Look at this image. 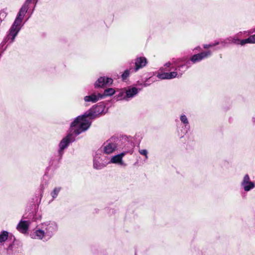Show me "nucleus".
I'll list each match as a JSON object with an SVG mask.
<instances>
[{"mask_svg": "<svg viewBox=\"0 0 255 255\" xmlns=\"http://www.w3.org/2000/svg\"><path fill=\"white\" fill-rule=\"evenodd\" d=\"M250 43H255V34L249 37Z\"/></svg>", "mask_w": 255, "mask_h": 255, "instance_id": "obj_22", "label": "nucleus"}, {"mask_svg": "<svg viewBox=\"0 0 255 255\" xmlns=\"http://www.w3.org/2000/svg\"><path fill=\"white\" fill-rule=\"evenodd\" d=\"M127 152H128V151H124L120 154H118V155H119L122 159H123V157L126 155Z\"/></svg>", "mask_w": 255, "mask_h": 255, "instance_id": "obj_25", "label": "nucleus"}, {"mask_svg": "<svg viewBox=\"0 0 255 255\" xmlns=\"http://www.w3.org/2000/svg\"><path fill=\"white\" fill-rule=\"evenodd\" d=\"M133 70V68L132 67H131L129 69H126L121 76L122 80L123 81L126 80L127 78L129 77L130 73L134 72V70Z\"/></svg>", "mask_w": 255, "mask_h": 255, "instance_id": "obj_16", "label": "nucleus"}, {"mask_svg": "<svg viewBox=\"0 0 255 255\" xmlns=\"http://www.w3.org/2000/svg\"><path fill=\"white\" fill-rule=\"evenodd\" d=\"M102 99H103V95L101 94L98 93V94H96L94 93L91 95L85 96L84 100L85 102H91L92 103H95Z\"/></svg>", "mask_w": 255, "mask_h": 255, "instance_id": "obj_11", "label": "nucleus"}, {"mask_svg": "<svg viewBox=\"0 0 255 255\" xmlns=\"http://www.w3.org/2000/svg\"><path fill=\"white\" fill-rule=\"evenodd\" d=\"M138 152L140 155L144 156L146 160L148 159V151L146 149H139Z\"/></svg>", "mask_w": 255, "mask_h": 255, "instance_id": "obj_20", "label": "nucleus"}, {"mask_svg": "<svg viewBox=\"0 0 255 255\" xmlns=\"http://www.w3.org/2000/svg\"><path fill=\"white\" fill-rule=\"evenodd\" d=\"M212 55V52L208 50L206 52H201L197 54H194L191 58V61L195 63L196 62L201 61L202 59L206 58Z\"/></svg>", "mask_w": 255, "mask_h": 255, "instance_id": "obj_8", "label": "nucleus"}, {"mask_svg": "<svg viewBox=\"0 0 255 255\" xmlns=\"http://www.w3.org/2000/svg\"><path fill=\"white\" fill-rule=\"evenodd\" d=\"M28 8L29 6L23 4L19 9L17 16L9 30V33L5 39L6 42H8L9 43H11L14 41L15 37L21 28L22 19Z\"/></svg>", "mask_w": 255, "mask_h": 255, "instance_id": "obj_3", "label": "nucleus"}, {"mask_svg": "<svg viewBox=\"0 0 255 255\" xmlns=\"http://www.w3.org/2000/svg\"><path fill=\"white\" fill-rule=\"evenodd\" d=\"M255 33V29L254 30H250L249 31H248V33L249 34H251V33Z\"/></svg>", "mask_w": 255, "mask_h": 255, "instance_id": "obj_29", "label": "nucleus"}, {"mask_svg": "<svg viewBox=\"0 0 255 255\" xmlns=\"http://www.w3.org/2000/svg\"><path fill=\"white\" fill-rule=\"evenodd\" d=\"M32 0H26V1L24 2V4L26 5L27 6H29V4L31 3Z\"/></svg>", "mask_w": 255, "mask_h": 255, "instance_id": "obj_26", "label": "nucleus"}, {"mask_svg": "<svg viewBox=\"0 0 255 255\" xmlns=\"http://www.w3.org/2000/svg\"><path fill=\"white\" fill-rule=\"evenodd\" d=\"M147 63V59L144 57H137L135 59V67L133 68L134 72L145 67Z\"/></svg>", "mask_w": 255, "mask_h": 255, "instance_id": "obj_10", "label": "nucleus"}, {"mask_svg": "<svg viewBox=\"0 0 255 255\" xmlns=\"http://www.w3.org/2000/svg\"><path fill=\"white\" fill-rule=\"evenodd\" d=\"M106 166L103 162L102 153L100 151H97L93 158V167L96 169H101Z\"/></svg>", "mask_w": 255, "mask_h": 255, "instance_id": "obj_6", "label": "nucleus"}, {"mask_svg": "<svg viewBox=\"0 0 255 255\" xmlns=\"http://www.w3.org/2000/svg\"><path fill=\"white\" fill-rule=\"evenodd\" d=\"M240 186L245 192H249L255 188V182L251 181L250 176L246 174L240 182Z\"/></svg>", "mask_w": 255, "mask_h": 255, "instance_id": "obj_5", "label": "nucleus"}, {"mask_svg": "<svg viewBox=\"0 0 255 255\" xmlns=\"http://www.w3.org/2000/svg\"><path fill=\"white\" fill-rule=\"evenodd\" d=\"M160 70H161V71H163V68H160Z\"/></svg>", "mask_w": 255, "mask_h": 255, "instance_id": "obj_31", "label": "nucleus"}, {"mask_svg": "<svg viewBox=\"0 0 255 255\" xmlns=\"http://www.w3.org/2000/svg\"><path fill=\"white\" fill-rule=\"evenodd\" d=\"M180 120L184 126L183 133L184 134H186L187 133V131L189 128V123L187 117L185 115L182 114L180 116Z\"/></svg>", "mask_w": 255, "mask_h": 255, "instance_id": "obj_13", "label": "nucleus"}, {"mask_svg": "<svg viewBox=\"0 0 255 255\" xmlns=\"http://www.w3.org/2000/svg\"><path fill=\"white\" fill-rule=\"evenodd\" d=\"M182 75V73H178L176 71H173L170 73H158L157 77L162 80L171 79L175 77H180Z\"/></svg>", "mask_w": 255, "mask_h": 255, "instance_id": "obj_9", "label": "nucleus"}, {"mask_svg": "<svg viewBox=\"0 0 255 255\" xmlns=\"http://www.w3.org/2000/svg\"><path fill=\"white\" fill-rule=\"evenodd\" d=\"M228 40L229 41H231V42L234 43H237V42L240 41V40L238 38H237L235 37H234L233 38L230 37L228 39Z\"/></svg>", "mask_w": 255, "mask_h": 255, "instance_id": "obj_21", "label": "nucleus"}, {"mask_svg": "<svg viewBox=\"0 0 255 255\" xmlns=\"http://www.w3.org/2000/svg\"><path fill=\"white\" fill-rule=\"evenodd\" d=\"M139 92V90L136 87H128L126 92L127 99L132 98Z\"/></svg>", "mask_w": 255, "mask_h": 255, "instance_id": "obj_14", "label": "nucleus"}, {"mask_svg": "<svg viewBox=\"0 0 255 255\" xmlns=\"http://www.w3.org/2000/svg\"><path fill=\"white\" fill-rule=\"evenodd\" d=\"M121 142V140L118 138L112 137L106 141L98 151H100L101 153L111 154L119 147Z\"/></svg>", "mask_w": 255, "mask_h": 255, "instance_id": "obj_4", "label": "nucleus"}, {"mask_svg": "<svg viewBox=\"0 0 255 255\" xmlns=\"http://www.w3.org/2000/svg\"><path fill=\"white\" fill-rule=\"evenodd\" d=\"M30 222L28 221L21 220L16 226V229L22 234L26 233L29 226Z\"/></svg>", "mask_w": 255, "mask_h": 255, "instance_id": "obj_12", "label": "nucleus"}, {"mask_svg": "<svg viewBox=\"0 0 255 255\" xmlns=\"http://www.w3.org/2000/svg\"><path fill=\"white\" fill-rule=\"evenodd\" d=\"M239 41H240V44L241 45H244L245 44H246L247 43H250L249 37L247 39L240 40Z\"/></svg>", "mask_w": 255, "mask_h": 255, "instance_id": "obj_23", "label": "nucleus"}, {"mask_svg": "<svg viewBox=\"0 0 255 255\" xmlns=\"http://www.w3.org/2000/svg\"><path fill=\"white\" fill-rule=\"evenodd\" d=\"M99 114V112H97L95 109H91L83 115L79 116L75 119L71 124L70 132L64 137L59 143L58 154L60 158L62 157L64 150L70 143L75 141V137L73 134L78 135L87 130L91 125L92 120Z\"/></svg>", "mask_w": 255, "mask_h": 255, "instance_id": "obj_1", "label": "nucleus"}, {"mask_svg": "<svg viewBox=\"0 0 255 255\" xmlns=\"http://www.w3.org/2000/svg\"><path fill=\"white\" fill-rule=\"evenodd\" d=\"M171 65L170 62H168L164 64V66L166 67H169Z\"/></svg>", "mask_w": 255, "mask_h": 255, "instance_id": "obj_28", "label": "nucleus"}, {"mask_svg": "<svg viewBox=\"0 0 255 255\" xmlns=\"http://www.w3.org/2000/svg\"><path fill=\"white\" fill-rule=\"evenodd\" d=\"M132 144H131V146H130V147L129 148H132Z\"/></svg>", "mask_w": 255, "mask_h": 255, "instance_id": "obj_32", "label": "nucleus"}, {"mask_svg": "<svg viewBox=\"0 0 255 255\" xmlns=\"http://www.w3.org/2000/svg\"><path fill=\"white\" fill-rule=\"evenodd\" d=\"M219 44V42H216L215 43H213V46H215L218 45Z\"/></svg>", "mask_w": 255, "mask_h": 255, "instance_id": "obj_30", "label": "nucleus"}, {"mask_svg": "<svg viewBox=\"0 0 255 255\" xmlns=\"http://www.w3.org/2000/svg\"><path fill=\"white\" fill-rule=\"evenodd\" d=\"M222 43H226V41H224L222 42Z\"/></svg>", "mask_w": 255, "mask_h": 255, "instance_id": "obj_33", "label": "nucleus"}, {"mask_svg": "<svg viewBox=\"0 0 255 255\" xmlns=\"http://www.w3.org/2000/svg\"><path fill=\"white\" fill-rule=\"evenodd\" d=\"M115 93V91L114 89L108 88L105 90L104 94H102L103 95V98L106 96H112L114 95Z\"/></svg>", "mask_w": 255, "mask_h": 255, "instance_id": "obj_19", "label": "nucleus"}, {"mask_svg": "<svg viewBox=\"0 0 255 255\" xmlns=\"http://www.w3.org/2000/svg\"><path fill=\"white\" fill-rule=\"evenodd\" d=\"M61 190V187H56L54 188V189L51 191L50 193L51 196L52 197V200L57 198Z\"/></svg>", "mask_w": 255, "mask_h": 255, "instance_id": "obj_17", "label": "nucleus"}, {"mask_svg": "<svg viewBox=\"0 0 255 255\" xmlns=\"http://www.w3.org/2000/svg\"><path fill=\"white\" fill-rule=\"evenodd\" d=\"M109 163L118 164L122 166L126 165L123 159H122L118 154L113 156Z\"/></svg>", "mask_w": 255, "mask_h": 255, "instance_id": "obj_15", "label": "nucleus"}, {"mask_svg": "<svg viewBox=\"0 0 255 255\" xmlns=\"http://www.w3.org/2000/svg\"><path fill=\"white\" fill-rule=\"evenodd\" d=\"M184 66H185V65H180V66H178V67H177V68L175 69V70H180V68H183V67H184Z\"/></svg>", "mask_w": 255, "mask_h": 255, "instance_id": "obj_27", "label": "nucleus"}, {"mask_svg": "<svg viewBox=\"0 0 255 255\" xmlns=\"http://www.w3.org/2000/svg\"><path fill=\"white\" fill-rule=\"evenodd\" d=\"M8 233L6 231H3L0 233V243L4 242L8 238Z\"/></svg>", "mask_w": 255, "mask_h": 255, "instance_id": "obj_18", "label": "nucleus"}, {"mask_svg": "<svg viewBox=\"0 0 255 255\" xmlns=\"http://www.w3.org/2000/svg\"><path fill=\"white\" fill-rule=\"evenodd\" d=\"M214 47L213 45V44H204L203 45V48L205 49H208L209 48Z\"/></svg>", "mask_w": 255, "mask_h": 255, "instance_id": "obj_24", "label": "nucleus"}, {"mask_svg": "<svg viewBox=\"0 0 255 255\" xmlns=\"http://www.w3.org/2000/svg\"><path fill=\"white\" fill-rule=\"evenodd\" d=\"M58 230V223L54 221H47L42 223L40 226L31 235L32 238L47 241Z\"/></svg>", "mask_w": 255, "mask_h": 255, "instance_id": "obj_2", "label": "nucleus"}, {"mask_svg": "<svg viewBox=\"0 0 255 255\" xmlns=\"http://www.w3.org/2000/svg\"><path fill=\"white\" fill-rule=\"evenodd\" d=\"M113 81V79L111 78L101 77L95 82V88L103 87L112 84Z\"/></svg>", "mask_w": 255, "mask_h": 255, "instance_id": "obj_7", "label": "nucleus"}, {"mask_svg": "<svg viewBox=\"0 0 255 255\" xmlns=\"http://www.w3.org/2000/svg\"><path fill=\"white\" fill-rule=\"evenodd\" d=\"M1 19L0 18V23L1 22Z\"/></svg>", "mask_w": 255, "mask_h": 255, "instance_id": "obj_34", "label": "nucleus"}]
</instances>
